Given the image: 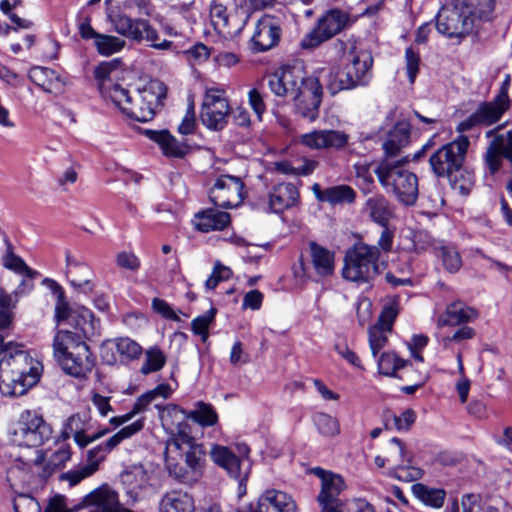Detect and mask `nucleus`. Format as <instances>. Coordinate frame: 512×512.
Listing matches in <instances>:
<instances>
[{
    "label": "nucleus",
    "mask_w": 512,
    "mask_h": 512,
    "mask_svg": "<svg viewBox=\"0 0 512 512\" xmlns=\"http://www.w3.org/2000/svg\"><path fill=\"white\" fill-rule=\"evenodd\" d=\"M267 85L276 96L293 101L296 111L309 121L319 116L323 89L319 79L308 75L302 64L284 65L267 76Z\"/></svg>",
    "instance_id": "nucleus-1"
},
{
    "label": "nucleus",
    "mask_w": 512,
    "mask_h": 512,
    "mask_svg": "<svg viewBox=\"0 0 512 512\" xmlns=\"http://www.w3.org/2000/svg\"><path fill=\"white\" fill-rule=\"evenodd\" d=\"M460 134L453 141L434 149L428 162L437 178L448 179L453 189L468 195L474 184V175L464 167L470 141L466 135Z\"/></svg>",
    "instance_id": "nucleus-2"
},
{
    "label": "nucleus",
    "mask_w": 512,
    "mask_h": 512,
    "mask_svg": "<svg viewBox=\"0 0 512 512\" xmlns=\"http://www.w3.org/2000/svg\"><path fill=\"white\" fill-rule=\"evenodd\" d=\"M101 95L110 100L123 114L138 122L152 120L156 111L163 105L167 96L166 85L157 79L149 81L142 89L137 91V99L146 103V107L135 108V97L130 91L118 83L112 85L102 84Z\"/></svg>",
    "instance_id": "nucleus-3"
},
{
    "label": "nucleus",
    "mask_w": 512,
    "mask_h": 512,
    "mask_svg": "<svg viewBox=\"0 0 512 512\" xmlns=\"http://www.w3.org/2000/svg\"><path fill=\"white\" fill-rule=\"evenodd\" d=\"M53 357L64 373L85 379L95 366V357L78 333L69 330H57L53 338Z\"/></svg>",
    "instance_id": "nucleus-4"
},
{
    "label": "nucleus",
    "mask_w": 512,
    "mask_h": 512,
    "mask_svg": "<svg viewBox=\"0 0 512 512\" xmlns=\"http://www.w3.org/2000/svg\"><path fill=\"white\" fill-rule=\"evenodd\" d=\"M162 424L172 435L167 443L168 452H177L187 447V450L184 452L185 465L190 469L196 480H198L203 473L205 452L203 446L196 443L195 439L190 435V427L185 422L184 409L176 405L168 407L162 415Z\"/></svg>",
    "instance_id": "nucleus-5"
},
{
    "label": "nucleus",
    "mask_w": 512,
    "mask_h": 512,
    "mask_svg": "<svg viewBox=\"0 0 512 512\" xmlns=\"http://www.w3.org/2000/svg\"><path fill=\"white\" fill-rule=\"evenodd\" d=\"M52 427L43 415L36 410L20 413L10 430V440L19 447L33 448L34 457L24 462L27 467L42 464L45 456L38 448L52 437Z\"/></svg>",
    "instance_id": "nucleus-6"
},
{
    "label": "nucleus",
    "mask_w": 512,
    "mask_h": 512,
    "mask_svg": "<svg viewBox=\"0 0 512 512\" xmlns=\"http://www.w3.org/2000/svg\"><path fill=\"white\" fill-rule=\"evenodd\" d=\"M403 160L382 159L375 169L379 183L405 206H412L418 198V178L406 169Z\"/></svg>",
    "instance_id": "nucleus-7"
},
{
    "label": "nucleus",
    "mask_w": 512,
    "mask_h": 512,
    "mask_svg": "<svg viewBox=\"0 0 512 512\" xmlns=\"http://www.w3.org/2000/svg\"><path fill=\"white\" fill-rule=\"evenodd\" d=\"M264 0H212L210 18L215 30L230 37L240 35L254 9Z\"/></svg>",
    "instance_id": "nucleus-8"
},
{
    "label": "nucleus",
    "mask_w": 512,
    "mask_h": 512,
    "mask_svg": "<svg viewBox=\"0 0 512 512\" xmlns=\"http://www.w3.org/2000/svg\"><path fill=\"white\" fill-rule=\"evenodd\" d=\"M380 251L374 245L356 243L344 257L342 276L358 285L372 282L380 274Z\"/></svg>",
    "instance_id": "nucleus-9"
},
{
    "label": "nucleus",
    "mask_w": 512,
    "mask_h": 512,
    "mask_svg": "<svg viewBox=\"0 0 512 512\" xmlns=\"http://www.w3.org/2000/svg\"><path fill=\"white\" fill-rule=\"evenodd\" d=\"M351 24L352 20L348 12L330 9L318 19L316 26L302 39L301 47L304 49L318 47Z\"/></svg>",
    "instance_id": "nucleus-10"
},
{
    "label": "nucleus",
    "mask_w": 512,
    "mask_h": 512,
    "mask_svg": "<svg viewBox=\"0 0 512 512\" xmlns=\"http://www.w3.org/2000/svg\"><path fill=\"white\" fill-rule=\"evenodd\" d=\"M437 31L449 38L463 37L473 28V21L464 12L462 4L455 0L452 4L442 6L436 15Z\"/></svg>",
    "instance_id": "nucleus-11"
},
{
    "label": "nucleus",
    "mask_w": 512,
    "mask_h": 512,
    "mask_svg": "<svg viewBox=\"0 0 512 512\" xmlns=\"http://www.w3.org/2000/svg\"><path fill=\"white\" fill-rule=\"evenodd\" d=\"M230 112V105L224 90L206 89L200 114L204 126L211 130L223 129L227 124Z\"/></svg>",
    "instance_id": "nucleus-12"
},
{
    "label": "nucleus",
    "mask_w": 512,
    "mask_h": 512,
    "mask_svg": "<svg viewBox=\"0 0 512 512\" xmlns=\"http://www.w3.org/2000/svg\"><path fill=\"white\" fill-rule=\"evenodd\" d=\"M314 474L321 480V490L317 496L321 512H345L346 502L340 497L345 489L344 479L322 468H315Z\"/></svg>",
    "instance_id": "nucleus-13"
},
{
    "label": "nucleus",
    "mask_w": 512,
    "mask_h": 512,
    "mask_svg": "<svg viewBox=\"0 0 512 512\" xmlns=\"http://www.w3.org/2000/svg\"><path fill=\"white\" fill-rule=\"evenodd\" d=\"M109 18L114 30L130 40L154 42L159 39L158 32L150 25L148 20L141 18L133 19L121 12L111 14Z\"/></svg>",
    "instance_id": "nucleus-14"
},
{
    "label": "nucleus",
    "mask_w": 512,
    "mask_h": 512,
    "mask_svg": "<svg viewBox=\"0 0 512 512\" xmlns=\"http://www.w3.org/2000/svg\"><path fill=\"white\" fill-rule=\"evenodd\" d=\"M509 108V105L499 102L496 98L492 101H483L472 114L457 124L456 131L464 133L476 127L491 126L497 123Z\"/></svg>",
    "instance_id": "nucleus-15"
},
{
    "label": "nucleus",
    "mask_w": 512,
    "mask_h": 512,
    "mask_svg": "<svg viewBox=\"0 0 512 512\" xmlns=\"http://www.w3.org/2000/svg\"><path fill=\"white\" fill-rule=\"evenodd\" d=\"M243 181L236 176L221 175L209 191L210 201L221 208L237 206L243 199Z\"/></svg>",
    "instance_id": "nucleus-16"
},
{
    "label": "nucleus",
    "mask_w": 512,
    "mask_h": 512,
    "mask_svg": "<svg viewBox=\"0 0 512 512\" xmlns=\"http://www.w3.org/2000/svg\"><path fill=\"white\" fill-rule=\"evenodd\" d=\"M121 481L128 497L127 504L133 505L152 492L151 473L141 464L129 466L122 474Z\"/></svg>",
    "instance_id": "nucleus-17"
},
{
    "label": "nucleus",
    "mask_w": 512,
    "mask_h": 512,
    "mask_svg": "<svg viewBox=\"0 0 512 512\" xmlns=\"http://www.w3.org/2000/svg\"><path fill=\"white\" fill-rule=\"evenodd\" d=\"M282 35L280 19L265 14L256 22L251 37V49L254 52H265L278 45Z\"/></svg>",
    "instance_id": "nucleus-18"
},
{
    "label": "nucleus",
    "mask_w": 512,
    "mask_h": 512,
    "mask_svg": "<svg viewBox=\"0 0 512 512\" xmlns=\"http://www.w3.org/2000/svg\"><path fill=\"white\" fill-rule=\"evenodd\" d=\"M145 425V419L140 418L133 423L123 427L105 442L91 448L87 451V467H95V472L99 469V464L106 458V456L117 447L125 439L131 438L133 435L140 432Z\"/></svg>",
    "instance_id": "nucleus-19"
},
{
    "label": "nucleus",
    "mask_w": 512,
    "mask_h": 512,
    "mask_svg": "<svg viewBox=\"0 0 512 512\" xmlns=\"http://www.w3.org/2000/svg\"><path fill=\"white\" fill-rule=\"evenodd\" d=\"M350 136L341 130H312L300 136V143L311 150H343L349 144Z\"/></svg>",
    "instance_id": "nucleus-20"
},
{
    "label": "nucleus",
    "mask_w": 512,
    "mask_h": 512,
    "mask_svg": "<svg viewBox=\"0 0 512 512\" xmlns=\"http://www.w3.org/2000/svg\"><path fill=\"white\" fill-rule=\"evenodd\" d=\"M337 51H349L352 56L351 62L347 64V68L352 72L355 79L360 83L361 86H366L372 78V65L373 58L366 50H358L355 42H344L337 40L334 44Z\"/></svg>",
    "instance_id": "nucleus-21"
},
{
    "label": "nucleus",
    "mask_w": 512,
    "mask_h": 512,
    "mask_svg": "<svg viewBox=\"0 0 512 512\" xmlns=\"http://www.w3.org/2000/svg\"><path fill=\"white\" fill-rule=\"evenodd\" d=\"M485 153V163L491 174L497 172L502 160L500 157L506 158L512 164V131L495 134V130L486 132V137H492Z\"/></svg>",
    "instance_id": "nucleus-22"
},
{
    "label": "nucleus",
    "mask_w": 512,
    "mask_h": 512,
    "mask_svg": "<svg viewBox=\"0 0 512 512\" xmlns=\"http://www.w3.org/2000/svg\"><path fill=\"white\" fill-rule=\"evenodd\" d=\"M299 198L297 187L290 182L278 183L271 187L267 201L260 208L267 213H281L296 205Z\"/></svg>",
    "instance_id": "nucleus-23"
},
{
    "label": "nucleus",
    "mask_w": 512,
    "mask_h": 512,
    "mask_svg": "<svg viewBox=\"0 0 512 512\" xmlns=\"http://www.w3.org/2000/svg\"><path fill=\"white\" fill-rule=\"evenodd\" d=\"M6 364L13 374L20 376H36L39 379V369L34 365L33 358L22 349V345L10 343L7 345L6 355L0 360V371Z\"/></svg>",
    "instance_id": "nucleus-24"
},
{
    "label": "nucleus",
    "mask_w": 512,
    "mask_h": 512,
    "mask_svg": "<svg viewBox=\"0 0 512 512\" xmlns=\"http://www.w3.org/2000/svg\"><path fill=\"white\" fill-rule=\"evenodd\" d=\"M114 350L118 353L119 360L122 363L137 360L143 354V348L135 340L129 337L117 338L113 341H107L101 348V357L107 364H114L117 361Z\"/></svg>",
    "instance_id": "nucleus-25"
},
{
    "label": "nucleus",
    "mask_w": 512,
    "mask_h": 512,
    "mask_svg": "<svg viewBox=\"0 0 512 512\" xmlns=\"http://www.w3.org/2000/svg\"><path fill=\"white\" fill-rule=\"evenodd\" d=\"M66 276L70 285L84 293L90 294L95 288L94 272L85 263L79 262L74 259L69 253L66 254Z\"/></svg>",
    "instance_id": "nucleus-26"
},
{
    "label": "nucleus",
    "mask_w": 512,
    "mask_h": 512,
    "mask_svg": "<svg viewBox=\"0 0 512 512\" xmlns=\"http://www.w3.org/2000/svg\"><path fill=\"white\" fill-rule=\"evenodd\" d=\"M479 316L477 310L469 307L464 302L455 301L446 306V309L437 318V326H458L473 322Z\"/></svg>",
    "instance_id": "nucleus-27"
},
{
    "label": "nucleus",
    "mask_w": 512,
    "mask_h": 512,
    "mask_svg": "<svg viewBox=\"0 0 512 512\" xmlns=\"http://www.w3.org/2000/svg\"><path fill=\"white\" fill-rule=\"evenodd\" d=\"M411 126L406 121H398L387 133L382 144L385 157L390 159L397 157L401 150L409 144Z\"/></svg>",
    "instance_id": "nucleus-28"
},
{
    "label": "nucleus",
    "mask_w": 512,
    "mask_h": 512,
    "mask_svg": "<svg viewBox=\"0 0 512 512\" xmlns=\"http://www.w3.org/2000/svg\"><path fill=\"white\" fill-rule=\"evenodd\" d=\"M38 380L36 376L13 374V371L9 370L5 364L4 369L0 371V391L4 396H21Z\"/></svg>",
    "instance_id": "nucleus-29"
},
{
    "label": "nucleus",
    "mask_w": 512,
    "mask_h": 512,
    "mask_svg": "<svg viewBox=\"0 0 512 512\" xmlns=\"http://www.w3.org/2000/svg\"><path fill=\"white\" fill-rule=\"evenodd\" d=\"M251 512H296V504L285 492L268 490L260 496L256 509Z\"/></svg>",
    "instance_id": "nucleus-30"
},
{
    "label": "nucleus",
    "mask_w": 512,
    "mask_h": 512,
    "mask_svg": "<svg viewBox=\"0 0 512 512\" xmlns=\"http://www.w3.org/2000/svg\"><path fill=\"white\" fill-rule=\"evenodd\" d=\"M363 209L370 220L380 226H388L390 220L394 217V206L381 194L369 197Z\"/></svg>",
    "instance_id": "nucleus-31"
},
{
    "label": "nucleus",
    "mask_w": 512,
    "mask_h": 512,
    "mask_svg": "<svg viewBox=\"0 0 512 512\" xmlns=\"http://www.w3.org/2000/svg\"><path fill=\"white\" fill-rule=\"evenodd\" d=\"M231 221L230 214L217 209L209 208L199 211L194 216L195 228L203 233L225 229Z\"/></svg>",
    "instance_id": "nucleus-32"
},
{
    "label": "nucleus",
    "mask_w": 512,
    "mask_h": 512,
    "mask_svg": "<svg viewBox=\"0 0 512 512\" xmlns=\"http://www.w3.org/2000/svg\"><path fill=\"white\" fill-rule=\"evenodd\" d=\"M210 456L213 462L225 469L230 477L239 479L240 482H242V480L247 477L246 474L242 476L241 459L236 456L228 447L213 445L210 451Z\"/></svg>",
    "instance_id": "nucleus-33"
},
{
    "label": "nucleus",
    "mask_w": 512,
    "mask_h": 512,
    "mask_svg": "<svg viewBox=\"0 0 512 512\" xmlns=\"http://www.w3.org/2000/svg\"><path fill=\"white\" fill-rule=\"evenodd\" d=\"M106 433L107 430H102L97 433L87 434L86 424L79 414L69 417L63 429L64 436L66 438L72 436L76 444L81 448L86 447L88 444L101 438Z\"/></svg>",
    "instance_id": "nucleus-34"
},
{
    "label": "nucleus",
    "mask_w": 512,
    "mask_h": 512,
    "mask_svg": "<svg viewBox=\"0 0 512 512\" xmlns=\"http://www.w3.org/2000/svg\"><path fill=\"white\" fill-rule=\"evenodd\" d=\"M70 325L74 326L83 340L91 339L100 334V321L95 318L93 312L86 307L75 308Z\"/></svg>",
    "instance_id": "nucleus-35"
},
{
    "label": "nucleus",
    "mask_w": 512,
    "mask_h": 512,
    "mask_svg": "<svg viewBox=\"0 0 512 512\" xmlns=\"http://www.w3.org/2000/svg\"><path fill=\"white\" fill-rule=\"evenodd\" d=\"M312 266L320 277H328L335 270V253L316 242L309 243Z\"/></svg>",
    "instance_id": "nucleus-36"
},
{
    "label": "nucleus",
    "mask_w": 512,
    "mask_h": 512,
    "mask_svg": "<svg viewBox=\"0 0 512 512\" xmlns=\"http://www.w3.org/2000/svg\"><path fill=\"white\" fill-rule=\"evenodd\" d=\"M464 12L473 21V28L481 22L490 21L495 8L494 0H458Z\"/></svg>",
    "instance_id": "nucleus-37"
},
{
    "label": "nucleus",
    "mask_w": 512,
    "mask_h": 512,
    "mask_svg": "<svg viewBox=\"0 0 512 512\" xmlns=\"http://www.w3.org/2000/svg\"><path fill=\"white\" fill-rule=\"evenodd\" d=\"M412 494L423 505L440 509L445 503L447 492L443 488L431 487L423 483H415L411 487Z\"/></svg>",
    "instance_id": "nucleus-38"
},
{
    "label": "nucleus",
    "mask_w": 512,
    "mask_h": 512,
    "mask_svg": "<svg viewBox=\"0 0 512 512\" xmlns=\"http://www.w3.org/2000/svg\"><path fill=\"white\" fill-rule=\"evenodd\" d=\"M147 137L159 144L163 153L172 157H183L187 153V146L180 143L167 130H145Z\"/></svg>",
    "instance_id": "nucleus-39"
},
{
    "label": "nucleus",
    "mask_w": 512,
    "mask_h": 512,
    "mask_svg": "<svg viewBox=\"0 0 512 512\" xmlns=\"http://www.w3.org/2000/svg\"><path fill=\"white\" fill-rule=\"evenodd\" d=\"M193 498L186 492L170 491L160 500L159 512H194Z\"/></svg>",
    "instance_id": "nucleus-40"
},
{
    "label": "nucleus",
    "mask_w": 512,
    "mask_h": 512,
    "mask_svg": "<svg viewBox=\"0 0 512 512\" xmlns=\"http://www.w3.org/2000/svg\"><path fill=\"white\" fill-rule=\"evenodd\" d=\"M361 86L350 70L345 67L340 71H330L327 89L331 95H336L342 90H350Z\"/></svg>",
    "instance_id": "nucleus-41"
},
{
    "label": "nucleus",
    "mask_w": 512,
    "mask_h": 512,
    "mask_svg": "<svg viewBox=\"0 0 512 512\" xmlns=\"http://www.w3.org/2000/svg\"><path fill=\"white\" fill-rule=\"evenodd\" d=\"M435 255L449 273H456L462 266V258L457 248L450 244L438 243L434 247Z\"/></svg>",
    "instance_id": "nucleus-42"
},
{
    "label": "nucleus",
    "mask_w": 512,
    "mask_h": 512,
    "mask_svg": "<svg viewBox=\"0 0 512 512\" xmlns=\"http://www.w3.org/2000/svg\"><path fill=\"white\" fill-rule=\"evenodd\" d=\"M185 412V420L192 419L202 427H210L218 422V414L211 404L199 401L195 409Z\"/></svg>",
    "instance_id": "nucleus-43"
},
{
    "label": "nucleus",
    "mask_w": 512,
    "mask_h": 512,
    "mask_svg": "<svg viewBox=\"0 0 512 512\" xmlns=\"http://www.w3.org/2000/svg\"><path fill=\"white\" fill-rule=\"evenodd\" d=\"M31 80L45 92H57L61 87V83L55 72L48 68L36 67L30 71Z\"/></svg>",
    "instance_id": "nucleus-44"
},
{
    "label": "nucleus",
    "mask_w": 512,
    "mask_h": 512,
    "mask_svg": "<svg viewBox=\"0 0 512 512\" xmlns=\"http://www.w3.org/2000/svg\"><path fill=\"white\" fill-rule=\"evenodd\" d=\"M356 197L355 191L348 185H337L324 189L319 201L332 205L340 203H352Z\"/></svg>",
    "instance_id": "nucleus-45"
},
{
    "label": "nucleus",
    "mask_w": 512,
    "mask_h": 512,
    "mask_svg": "<svg viewBox=\"0 0 512 512\" xmlns=\"http://www.w3.org/2000/svg\"><path fill=\"white\" fill-rule=\"evenodd\" d=\"M144 356L140 373L145 376L160 371L167 361L165 353L158 346H151L146 349Z\"/></svg>",
    "instance_id": "nucleus-46"
},
{
    "label": "nucleus",
    "mask_w": 512,
    "mask_h": 512,
    "mask_svg": "<svg viewBox=\"0 0 512 512\" xmlns=\"http://www.w3.org/2000/svg\"><path fill=\"white\" fill-rule=\"evenodd\" d=\"M416 420V413L412 409H406L401 415H396L391 411L384 414V424L387 429L392 426L397 431H408Z\"/></svg>",
    "instance_id": "nucleus-47"
},
{
    "label": "nucleus",
    "mask_w": 512,
    "mask_h": 512,
    "mask_svg": "<svg viewBox=\"0 0 512 512\" xmlns=\"http://www.w3.org/2000/svg\"><path fill=\"white\" fill-rule=\"evenodd\" d=\"M172 452L173 451L168 452L166 449L165 453V463L169 475L182 483L190 484L197 481L186 465L184 466L175 461V459L170 455Z\"/></svg>",
    "instance_id": "nucleus-48"
},
{
    "label": "nucleus",
    "mask_w": 512,
    "mask_h": 512,
    "mask_svg": "<svg viewBox=\"0 0 512 512\" xmlns=\"http://www.w3.org/2000/svg\"><path fill=\"white\" fill-rule=\"evenodd\" d=\"M125 44V40L113 35L106 34H101L95 41V46L98 53L103 56H110L121 51Z\"/></svg>",
    "instance_id": "nucleus-49"
},
{
    "label": "nucleus",
    "mask_w": 512,
    "mask_h": 512,
    "mask_svg": "<svg viewBox=\"0 0 512 512\" xmlns=\"http://www.w3.org/2000/svg\"><path fill=\"white\" fill-rule=\"evenodd\" d=\"M314 424L320 434L325 437H334L340 433V425L335 417L326 413H317Z\"/></svg>",
    "instance_id": "nucleus-50"
},
{
    "label": "nucleus",
    "mask_w": 512,
    "mask_h": 512,
    "mask_svg": "<svg viewBox=\"0 0 512 512\" xmlns=\"http://www.w3.org/2000/svg\"><path fill=\"white\" fill-rule=\"evenodd\" d=\"M120 66V60L113 59L111 61L101 62L94 71L95 79L98 82V88L101 92L102 84L112 85V75Z\"/></svg>",
    "instance_id": "nucleus-51"
},
{
    "label": "nucleus",
    "mask_w": 512,
    "mask_h": 512,
    "mask_svg": "<svg viewBox=\"0 0 512 512\" xmlns=\"http://www.w3.org/2000/svg\"><path fill=\"white\" fill-rule=\"evenodd\" d=\"M379 372L386 376H393L395 372L406 365V361L394 353H382L377 359Z\"/></svg>",
    "instance_id": "nucleus-52"
},
{
    "label": "nucleus",
    "mask_w": 512,
    "mask_h": 512,
    "mask_svg": "<svg viewBox=\"0 0 512 512\" xmlns=\"http://www.w3.org/2000/svg\"><path fill=\"white\" fill-rule=\"evenodd\" d=\"M390 331L376 324L369 328V346L374 358H377L378 353L385 347L388 341L387 333Z\"/></svg>",
    "instance_id": "nucleus-53"
},
{
    "label": "nucleus",
    "mask_w": 512,
    "mask_h": 512,
    "mask_svg": "<svg viewBox=\"0 0 512 512\" xmlns=\"http://www.w3.org/2000/svg\"><path fill=\"white\" fill-rule=\"evenodd\" d=\"M13 308L11 295L0 290V330L11 326L14 318Z\"/></svg>",
    "instance_id": "nucleus-54"
},
{
    "label": "nucleus",
    "mask_w": 512,
    "mask_h": 512,
    "mask_svg": "<svg viewBox=\"0 0 512 512\" xmlns=\"http://www.w3.org/2000/svg\"><path fill=\"white\" fill-rule=\"evenodd\" d=\"M216 315V309L211 308L205 314L194 318L191 322V328L194 334L202 336V340L208 338V328Z\"/></svg>",
    "instance_id": "nucleus-55"
},
{
    "label": "nucleus",
    "mask_w": 512,
    "mask_h": 512,
    "mask_svg": "<svg viewBox=\"0 0 512 512\" xmlns=\"http://www.w3.org/2000/svg\"><path fill=\"white\" fill-rule=\"evenodd\" d=\"M391 475L403 482H413L423 477L424 471L415 466L400 464L396 466Z\"/></svg>",
    "instance_id": "nucleus-56"
},
{
    "label": "nucleus",
    "mask_w": 512,
    "mask_h": 512,
    "mask_svg": "<svg viewBox=\"0 0 512 512\" xmlns=\"http://www.w3.org/2000/svg\"><path fill=\"white\" fill-rule=\"evenodd\" d=\"M458 372L462 376L461 379L456 383V390L459 395V399L461 403H465L468 399L469 391H470V380L464 376V365H463V356L461 352L456 354Z\"/></svg>",
    "instance_id": "nucleus-57"
},
{
    "label": "nucleus",
    "mask_w": 512,
    "mask_h": 512,
    "mask_svg": "<svg viewBox=\"0 0 512 512\" xmlns=\"http://www.w3.org/2000/svg\"><path fill=\"white\" fill-rule=\"evenodd\" d=\"M8 252L3 258V264L4 266L9 269L13 270L19 274H26L30 272L29 267L25 264V262L20 258L19 256L15 255L12 252L11 244L6 241Z\"/></svg>",
    "instance_id": "nucleus-58"
},
{
    "label": "nucleus",
    "mask_w": 512,
    "mask_h": 512,
    "mask_svg": "<svg viewBox=\"0 0 512 512\" xmlns=\"http://www.w3.org/2000/svg\"><path fill=\"white\" fill-rule=\"evenodd\" d=\"M115 261L119 268L130 272H137L141 266L139 257L133 252L128 251H121L117 253Z\"/></svg>",
    "instance_id": "nucleus-59"
},
{
    "label": "nucleus",
    "mask_w": 512,
    "mask_h": 512,
    "mask_svg": "<svg viewBox=\"0 0 512 512\" xmlns=\"http://www.w3.org/2000/svg\"><path fill=\"white\" fill-rule=\"evenodd\" d=\"M405 61L408 80L411 84L415 82V79L419 72L420 66V55L419 52L415 51L412 47H408L405 50Z\"/></svg>",
    "instance_id": "nucleus-60"
},
{
    "label": "nucleus",
    "mask_w": 512,
    "mask_h": 512,
    "mask_svg": "<svg viewBox=\"0 0 512 512\" xmlns=\"http://www.w3.org/2000/svg\"><path fill=\"white\" fill-rule=\"evenodd\" d=\"M13 508L15 512H41V506L38 501L26 494H20L15 497Z\"/></svg>",
    "instance_id": "nucleus-61"
},
{
    "label": "nucleus",
    "mask_w": 512,
    "mask_h": 512,
    "mask_svg": "<svg viewBox=\"0 0 512 512\" xmlns=\"http://www.w3.org/2000/svg\"><path fill=\"white\" fill-rule=\"evenodd\" d=\"M95 473V467H87L85 464L75 469L69 470L61 475V480L69 482L70 486H75L80 483L83 479L93 475Z\"/></svg>",
    "instance_id": "nucleus-62"
},
{
    "label": "nucleus",
    "mask_w": 512,
    "mask_h": 512,
    "mask_svg": "<svg viewBox=\"0 0 512 512\" xmlns=\"http://www.w3.org/2000/svg\"><path fill=\"white\" fill-rule=\"evenodd\" d=\"M398 315V305L396 302L384 306L376 325L392 330V325Z\"/></svg>",
    "instance_id": "nucleus-63"
},
{
    "label": "nucleus",
    "mask_w": 512,
    "mask_h": 512,
    "mask_svg": "<svg viewBox=\"0 0 512 512\" xmlns=\"http://www.w3.org/2000/svg\"><path fill=\"white\" fill-rule=\"evenodd\" d=\"M248 102L258 119H262L263 113L266 111V105L261 93L253 88L248 92Z\"/></svg>",
    "instance_id": "nucleus-64"
}]
</instances>
